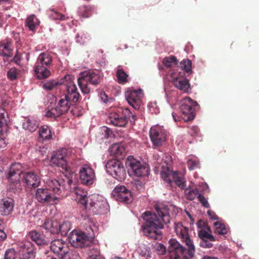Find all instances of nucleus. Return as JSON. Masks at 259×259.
<instances>
[{"label":"nucleus","instance_id":"53","mask_svg":"<svg viewBox=\"0 0 259 259\" xmlns=\"http://www.w3.org/2000/svg\"><path fill=\"white\" fill-rule=\"evenodd\" d=\"M161 178L165 181L167 183L170 184L172 182L171 179L169 178V171H162L161 172Z\"/></svg>","mask_w":259,"mask_h":259},{"label":"nucleus","instance_id":"51","mask_svg":"<svg viewBox=\"0 0 259 259\" xmlns=\"http://www.w3.org/2000/svg\"><path fill=\"white\" fill-rule=\"evenodd\" d=\"M198 200L201 203L202 205L206 208L209 207V204L207 200V199L205 198V197L201 194H199L198 195Z\"/></svg>","mask_w":259,"mask_h":259},{"label":"nucleus","instance_id":"54","mask_svg":"<svg viewBox=\"0 0 259 259\" xmlns=\"http://www.w3.org/2000/svg\"><path fill=\"white\" fill-rule=\"evenodd\" d=\"M103 131L105 133V136L106 138H109L112 135V132L109 128L104 127Z\"/></svg>","mask_w":259,"mask_h":259},{"label":"nucleus","instance_id":"23","mask_svg":"<svg viewBox=\"0 0 259 259\" xmlns=\"http://www.w3.org/2000/svg\"><path fill=\"white\" fill-rule=\"evenodd\" d=\"M14 46L12 40L10 38L0 43V55L3 56L11 57L13 55Z\"/></svg>","mask_w":259,"mask_h":259},{"label":"nucleus","instance_id":"41","mask_svg":"<svg viewBox=\"0 0 259 259\" xmlns=\"http://www.w3.org/2000/svg\"><path fill=\"white\" fill-rule=\"evenodd\" d=\"M162 63L166 67H170L172 65L178 64V60L175 56L164 57L163 59Z\"/></svg>","mask_w":259,"mask_h":259},{"label":"nucleus","instance_id":"5","mask_svg":"<svg viewBox=\"0 0 259 259\" xmlns=\"http://www.w3.org/2000/svg\"><path fill=\"white\" fill-rule=\"evenodd\" d=\"M80 77L78 78V84L84 94H88L90 93L91 88L89 84L97 85L100 83L102 78L100 73L97 71H88L82 72Z\"/></svg>","mask_w":259,"mask_h":259},{"label":"nucleus","instance_id":"33","mask_svg":"<svg viewBox=\"0 0 259 259\" xmlns=\"http://www.w3.org/2000/svg\"><path fill=\"white\" fill-rule=\"evenodd\" d=\"M38 137L39 139H41L42 140L52 139L51 131L48 125H44L40 127Z\"/></svg>","mask_w":259,"mask_h":259},{"label":"nucleus","instance_id":"60","mask_svg":"<svg viewBox=\"0 0 259 259\" xmlns=\"http://www.w3.org/2000/svg\"><path fill=\"white\" fill-rule=\"evenodd\" d=\"M172 115L173 118L176 122L180 121L182 119H184L183 117H185V116L181 117V116L177 115V114L176 113H172Z\"/></svg>","mask_w":259,"mask_h":259},{"label":"nucleus","instance_id":"56","mask_svg":"<svg viewBox=\"0 0 259 259\" xmlns=\"http://www.w3.org/2000/svg\"><path fill=\"white\" fill-rule=\"evenodd\" d=\"M3 226L0 224V241H4L7 237L6 234L2 229Z\"/></svg>","mask_w":259,"mask_h":259},{"label":"nucleus","instance_id":"55","mask_svg":"<svg viewBox=\"0 0 259 259\" xmlns=\"http://www.w3.org/2000/svg\"><path fill=\"white\" fill-rule=\"evenodd\" d=\"M21 60V54L18 52H17L16 55H15L14 57V60L17 63V64H20V61Z\"/></svg>","mask_w":259,"mask_h":259},{"label":"nucleus","instance_id":"7","mask_svg":"<svg viewBox=\"0 0 259 259\" xmlns=\"http://www.w3.org/2000/svg\"><path fill=\"white\" fill-rule=\"evenodd\" d=\"M132 117L134 122L136 118V115L127 109H125L121 114L116 112H111L108 116V122L116 126L123 127L127 123L128 120Z\"/></svg>","mask_w":259,"mask_h":259},{"label":"nucleus","instance_id":"37","mask_svg":"<svg viewBox=\"0 0 259 259\" xmlns=\"http://www.w3.org/2000/svg\"><path fill=\"white\" fill-rule=\"evenodd\" d=\"M20 70L16 68H12L7 72V77L11 81L17 79L20 75Z\"/></svg>","mask_w":259,"mask_h":259},{"label":"nucleus","instance_id":"30","mask_svg":"<svg viewBox=\"0 0 259 259\" xmlns=\"http://www.w3.org/2000/svg\"><path fill=\"white\" fill-rule=\"evenodd\" d=\"M39 125V122L34 119H26L23 123V127L30 132L35 131Z\"/></svg>","mask_w":259,"mask_h":259},{"label":"nucleus","instance_id":"15","mask_svg":"<svg viewBox=\"0 0 259 259\" xmlns=\"http://www.w3.org/2000/svg\"><path fill=\"white\" fill-rule=\"evenodd\" d=\"M67 150L62 148L56 151L52 156L51 162L52 164L61 167L63 169L68 171L69 166L66 159Z\"/></svg>","mask_w":259,"mask_h":259},{"label":"nucleus","instance_id":"21","mask_svg":"<svg viewBox=\"0 0 259 259\" xmlns=\"http://www.w3.org/2000/svg\"><path fill=\"white\" fill-rule=\"evenodd\" d=\"M207 230L201 229L198 231V236L201 239L199 245L203 248H210L213 244L210 241H214L215 238L211 234L208 233Z\"/></svg>","mask_w":259,"mask_h":259},{"label":"nucleus","instance_id":"49","mask_svg":"<svg viewBox=\"0 0 259 259\" xmlns=\"http://www.w3.org/2000/svg\"><path fill=\"white\" fill-rule=\"evenodd\" d=\"M187 164L190 170H193L199 167V162L198 160L189 159L187 161Z\"/></svg>","mask_w":259,"mask_h":259},{"label":"nucleus","instance_id":"31","mask_svg":"<svg viewBox=\"0 0 259 259\" xmlns=\"http://www.w3.org/2000/svg\"><path fill=\"white\" fill-rule=\"evenodd\" d=\"M110 153L116 157H119L120 156L125 152L124 148L118 143L113 144L109 149Z\"/></svg>","mask_w":259,"mask_h":259},{"label":"nucleus","instance_id":"8","mask_svg":"<svg viewBox=\"0 0 259 259\" xmlns=\"http://www.w3.org/2000/svg\"><path fill=\"white\" fill-rule=\"evenodd\" d=\"M107 172L119 181L126 178V171L123 164L116 159L109 160L106 164Z\"/></svg>","mask_w":259,"mask_h":259},{"label":"nucleus","instance_id":"40","mask_svg":"<svg viewBox=\"0 0 259 259\" xmlns=\"http://www.w3.org/2000/svg\"><path fill=\"white\" fill-rule=\"evenodd\" d=\"M185 193L187 198L190 200H194L199 195V191L197 189H186Z\"/></svg>","mask_w":259,"mask_h":259},{"label":"nucleus","instance_id":"44","mask_svg":"<svg viewBox=\"0 0 259 259\" xmlns=\"http://www.w3.org/2000/svg\"><path fill=\"white\" fill-rule=\"evenodd\" d=\"M61 259H79L78 253L76 251H69L65 253L61 257Z\"/></svg>","mask_w":259,"mask_h":259},{"label":"nucleus","instance_id":"18","mask_svg":"<svg viewBox=\"0 0 259 259\" xmlns=\"http://www.w3.org/2000/svg\"><path fill=\"white\" fill-rule=\"evenodd\" d=\"M126 100L135 110L139 109L142 97L141 90L128 91L125 93Z\"/></svg>","mask_w":259,"mask_h":259},{"label":"nucleus","instance_id":"22","mask_svg":"<svg viewBox=\"0 0 259 259\" xmlns=\"http://www.w3.org/2000/svg\"><path fill=\"white\" fill-rule=\"evenodd\" d=\"M14 200L10 197H6L0 200V213L3 215L11 214L14 207Z\"/></svg>","mask_w":259,"mask_h":259},{"label":"nucleus","instance_id":"42","mask_svg":"<svg viewBox=\"0 0 259 259\" xmlns=\"http://www.w3.org/2000/svg\"><path fill=\"white\" fill-rule=\"evenodd\" d=\"M62 115L61 112L56 108H52L46 112V116L48 117L56 119L57 117Z\"/></svg>","mask_w":259,"mask_h":259},{"label":"nucleus","instance_id":"27","mask_svg":"<svg viewBox=\"0 0 259 259\" xmlns=\"http://www.w3.org/2000/svg\"><path fill=\"white\" fill-rule=\"evenodd\" d=\"M52 61L51 56L49 54L42 53L39 55L35 65L49 67L52 64Z\"/></svg>","mask_w":259,"mask_h":259},{"label":"nucleus","instance_id":"24","mask_svg":"<svg viewBox=\"0 0 259 259\" xmlns=\"http://www.w3.org/2000/svg\"><path fill=\"white\" fill-rule=\"evenodd\" d=\"M172 83L179 90L185 93L189 92L190 85L187 79L182 77H176L174 78Z\"/></svg>","mask_w":259,"mask_h":259},{"label":"nucleus","instance_id":"61","mask_svg":"<svg viewBox=\"0 0 259 259\" xmlns=\"http://www.w3.org/2000/svg\"><path fill=\"white\" fill-rule=\"evenodd\" d=\"M191 129L195 134H197L199 132V129L197 126H193Z\"/></svg>","mask_w":259,"mask_h":259},{"label":"nucleus","instance_id":"45","mask_svg":"<svg viewBox=\"0 0 259 259\" xmlns=\"http://www.w3.org/2000/svg\"><path fill=\"white\" fill-rule=\"evenodd\" d=\"M88 259H104L100 254V251L97 248L92 249L89 252Z\"/></svg>","mask_w":259,"mask_h":259},{"label":"nucleus","instance_id":"34","mask_svg":"<svg viewBox=\"0 0 259 259\" xmlns=\"http://www.w3.org/2000/svg\"><path fill=\"white\" fill-rule=\"evenodd\" d=\"M93 8L91 6H82L79 7V15L83 18H89L93 13Z\"/></svg>","mask_w":259,"mask_h":259},{"label":"nucleus","instance_id":"4","mask_svg":"<svg viewBox=\"0 0 259 259\" xmlns=\"http://www.w3.org/2000/svg\"><path fill=\"white\" fill-rule=\"evenodd\" d=\"M74 195L75 200L88 211L94 214L102 213V209L104 206L103 202L98 200L96 195L88 196V192L79 187L74 188L72 192Z\"/></svg>","mask_w":259,"mask_h":259},{"label":"nucleus","instance_id":"58","mask_svg":"<svg viewBox=\"0 0 259 259\" xmlns=\"http://www.w3.org/2000/svg\"><path fill=\"white\" fill-rule=\"evenodd\" d=\"M12 36L16 43H18L20 41V35L19 33L13 31L12 32Z\"/></svg>","mask_w":259,"mask_h":259},{"label":"nucleus","instance_id":"28","mask_svg":"<svg viewBox=\"0 0 259 259\" xmlns=\"http://www.w3.org/2000/svg\"><path fill=\"white\" fill-rule=\"evenodd\" d=\"M29 236L31 239L38 245H44L47 242V240L45 238L44 235L36 231L30 232L29 233Z\"/></svg>","mask_w":259,"mask_h":259},{"label":"nucleus","instance_id":"16","mask_svg":"<svg viewBox=\"0 0 259 259\" xmlns=\"http://www.w3.org/2000/svg\"><path fill=\"white\" fill-rule=\"evenodd\" d=\"M79 179L84 185H92L95 179V174L92 168L88 165H83L79 170Z\"/></svg>","mask_w":259,"mask_h":259},{"label":"nucleus","instance_id":"48","mask_svg":"<svg viewBox=\"0 0 259 259\" xmlns=\"http://www.w3.org/2000/svg\"><path fill=\"white\" fill-rule=\"evenodd\" d=\"M173 179L175 183L179 187H181L182 189H184L185 186V182L181 177L177 176L176 174H174Z\"/></svg>","mask_w":259,"mask_h":259},{"label":"nucleus","instance_id":"38","mask_svg":"<svg viewBox=\"0 0 259 259\" xmlns=\"http://www.w3.org/2000/svg\"><path fill=\"white\" fill-rule=\"evenodd\" d=\"M215 227V232L219 235H225L227 233V230L225 225L219 221L213 224Z\"/></svg>","mask_w":259,"mask_h":259},{"label":"nucleus","instance_id":"50","mask_svg":"<svg viewBox=\"0 0 259 259\" xmlns=\"http://www.w3.org/2000/svg\"><path fill=\"white\" fill-rule=\"evenodd\" d=\"M15 251L14 249H9L6 251L4 259H15Z\"/></svg>","mask_w":259,"mask_h":259},{"label":"nucleus","instance_id":"59","mask_svg":"<svg viewBox=\"0 0 259 259\" xmlns=\"http://www.w3.org/2000/svg\"><path fill=\"white\" fill-rule=\"evenodd\" d=\"M101 100L104 103H106L108 100V96L105 94V92L101 93L100 94Z\"/></svg>","mask_w":259,"mask_h":259},{"label":"nucleus","instance_id":"46","mask_svg":"<svg viewBox=\"0 0 259 259\" xmlns=\"http://www.w3.org/2000/svg\"><path fill=\"white\" fill-rule=\"evenodd\" d=\"M50 11L52 13L50 14V17L54 20H65V15L61 14L55 11L54 9H51Z\"/></svg>","mask_w":259,"mask_h":259},{"label":"nucleus","instance_id":"11","mask_svg":"<svg viewBox=\"0 0 259 259\" xmlns=\"http://www.w3.org/2000/svg\"><path fill=\"white\" fill-rule=\"evenodd\" d=\"M198 106L196 101L192 100L189 97L185 98L181 106V111L183 116L184 121L193 120L195 117V111Z\"/></svg>","mask_w":259,"mask_h":259},{"label":"nucleus","instance_id":"19","mask_svg":"<svg viewBox=\"0 0 259 259\" xmlns=\"http://www.w3.org/2000/svg\"><path fill=\"white\" fill-rule=\"evenodd\" d=\"M51 250L60 258L68 251V246L66 242L62 239H55L51 243Z\"/></svg>","mask_w":259,"mask_h":259},{"label":"nucleus","instance_id":"43","mask_svg":"<svg viewBox=\"0 0 259 259\" xmlns=\"http://www.w3.org/2000/svg\"><path fill=\"white\" fill-rule=\"evenodd\" d=\"M63 78H62L60 80V82L55 81V80H51L49 82H46L44 84V87L45 89L48 90H52L54 89L55 87H56L58 85H60V89L61 90V85L62 84L61 83V81Z\"/></svg>","mask_w":259,"mask_h":259},{"label":"nucleus","instance_id":"26","mask_svg":"<svg viewBox=\"0 0 259 259\" xmlns=\"http://www.w3.org/2000/svg\"><path fill=\"white\" fill-rule=\"evenodd\" d=\"M43 227L52 234L59 233V222L56 220L46 219L43 224Z\"/></svg>","mask_w":259,"mask_h":259},{"label":"nucleus","instance_id":"1","mask_svg":"<svg viewBox=\"0 0 259 259\" xmlns=\"http://www.w3.org/2000/svg\"><path fill=\"white\" fill-rule=\"evenodd\" d=\"M155 209L156 212L146 211L142 215L145 221L142 228L146 236L154 240L160 239L161 232L159 230L164 227V225L169 223L170 215L167 206L162 204H156Z\"/></svg>","mask_w":259,"mask_h":259},{"label":"nucleus","instance_id":"32","mask_svg":"<svg viewBox=\"0 0 259 259\" xmlns=\"http://www.w3.org/2000/svg\"><path fill=\"white\" fill-rule=\"evenodd\" d=\"M116 77L118 82L120 84H124L128 81V75L124 72L121 66H118L117 67Z\"/></svg>","mask_w":259,"mask_h":259},{"label":"nucleus","instance_id":"6","mask_svg":"<svg viewBox=\"0 0 259 259\" xmlns=\"http://www.w3.org/2000/svg\"><path fill=\"white\" fill-rule=\"evenodd\" d=\"M126 164L128 166L130 175L138 177H145L149 175V167L146 163H142L132 156L127 157Z\"/></svg>","mask_w":259,"mask_h":259},{"label":"nucleus","instance_id":"57","mask_svg":"<svg viewBox=\"0 0 259 259\" xmlns=\"http://www.w3.org/2000/svg\"><path fill=\"white\" fill-rule=\"evenodd\" d=\"M207 214L212 220H217L218 219V217L217 215L215 213L212 211L208 210L207 211Z\"/></svg>","mask_w":259,"mask_h":259},{"label":"nucleus","instance_id":"9","mask_svg":"<svg viewBox=\"0 0 259 259\" xmlns=\"http://www.w3.org/2000/svg\"><path fill=\"white\" fill-rule=\"evenodd\" d=\"M70 243L75 247H84L89 246L93 241V237L89 236L84 232L72 231L69 236Z\"/></svg>","mask_w":259,"mask_h":259},{"label":"nucleus","instance_id":"17","mask_svg":"<svg viewBox=\"0 0 259 259\" xmlns=\"http://www.w3.org/2000/svg\"><path fill=\"white\" fill-rule=\"evenodd\" d=\"M112 194L119 202L130 203L132 201V197L131 192L123 186H119L115 187Z\"/></svg>","mask_w":259,"mask_h":259},{"label":"nucleus","instance_id":"10","mask_svg":"<svg viewBox=\"0 0 259 259\" xmlns=\"http://www.w3.org/2000/svg\"><path fill=\"white\" fill-rule=\"evenodd\" d=\"M150 138L154 148L162 146L166 141L167 135L163 127L155 125L149 132Z\"/></svg>","mask_w":259,"mask_h":259},{"label":"nucleus","instance_id":"3","mask_svg":"<svg viewBox=\"0 0 259 259\" xmlns=\"http://www.w3.org/2000/svg\"><path fill=\"white\" fill-rule=\"evenodd\" d=\"M74 77L70 75H67L62 80L61 90L64 93L60 97L56 108L62 114H65L69 110L71 105L75 104L78 101L80 97L79 93L73 80Z\"/></svg>","mask_w":259,"mask_h":259},{"label":"nucleus","instance_id":"20","mask_svg":"<svg viewBox=\"0 0 259 259\" xmlns=\"http://www.w3.org/2000/svg\"><path fill=\"white\" fill-rule=\"evenodd\" d=\"M22 181L27 188H36L40 183V178L34 172L28 171L23 174Z\"/></svg>","mask_w":259,"mask_h":259},{"label":"nucleus","instance_id":"47","mask_svg":"<svg viewBox=\"0 0 259 259\" xmlns=\"http://www.w3.org/2000/svg\"><path fill=\"white\" fill-rule=\"evenodd\" d=\"M85 39L89 40L91 39V37L88 33H84L81 36L79 34H77L76 36V41L81 44H84L87 42V41L85 40Z\"/></svg>","mask_w":259,"mask_h":259},{"label":"nucleus","instance_id":"2","mask_svg":"<svg viewBox=\"0 0 259 259\" xmlns=\"http://www.w3.org/2000/svg\"><path fill=\"white\" fill-rule=\"evenodd\" d=\"M72 183V180L68 178H66V180H50L47 182L46 188L36 189L35 198L42 204H57L59 202V198L56 195L60 194L64 190L70 189Z\"/></svg>","mask_w":259,"mask_h":259},{"label":"nucleus","instance_id":"64","mask_svg":"<svg viewBox=\"0 0 259 259\" xmlns=\"http://www.w3.org/2000/svg\"><path fill=\"white\" fill-rule=\"evenodd\" d=\"M3 14L0 12V27L2 26L3 24Z\"/></svg>","mask_w":259,"mask_h":259},{"label":"nucleus","instance_id":"52","mask_svg":"<svg viewBox=\"0 0 259 259\" xmlns=\"http://www.w3.org/2000/svg\"><path fill=\"white\" fill-rule=\"evenodd\" d=\"M198 228L199 229H204L205 230H207L208 231H210V228L208 226L207 223L203 222L202 220H199L197 223Z\"/></svg>","mask_w":259,"mask_h":259},{"label":"nucleus","instance_id":"29","mask_svg":"<svg viewBox=\"0 0 259 259\" xmlns=\"http://www.w3.org/2000/svg\"><path fill=\"white\" fill-rule=\"evenodd\" d=\"M48 67L41 65H35V72L38 78L45 79L50 75L51 72Z\"/></svg>","mask_w":259,"mask_h":259},{"label":"nucleus","instance_id":"35","mask_svg":"<svg viewBox=\"0 0 259 259\" xmlns=\"http://www.w3.org/2000/svg\"><path fill=\"white\" fill-rule=\"evenodd\" d=\"M25 25L30 30L34 31L36 26L38 25V21L34 15H31L27 18Z\"/></svg>","mask_w":259,"mask_h":259},{"label":"nucleus","instance_id":"39","mask_svg":"<svg viewBox=\"0 0 259 259\" xmlns=\"http://www.w3.org/2000/svg\"><path fill=\"white\" fill-rule=\"evenodd\" d=\"M180 67L186 73H192V62L189 59H184L180 62Z\"/></svg>","mask_w":259,"mask_h":259},{"label":"nucleus","instance_id":"63","mask_svg":"<svg viewBox=\"0 0 259 259\" xmlns=\"http://www.w3.org/2000/svg\"><path fill=\"white\" fill-rule=\"evenodd\" d=\"M158 248L159 249H160L162 252H165V246L161 244H159L158 245Z\"/></svg>","mask_w":259,"mask_h":259},{"label":"nucleus","instance_id":"14","mask_svg":"<svg viewBox=\"0 0 259 259\" xmlns=\"http://www.w3.org/2000/svg\"><path fill=\"white\" fill-rule=\"evenodd\" d=\"M168 251L170 253V257L174 259H189L185 253L186 250L176 239H172L169 241Z\"/></svg>","mask_w":259,"mask_h":259},{"label":"nucleus","instance_id":"62","mask_svg":"<svg viewBox=\"0 0 259 259\" xmlns=\"http://www.w3.org/2000/svg\"><path fill=\"white\" fill-rule=\"evenodd\" d=\"M201 259H219V258L215 256L204 255Z\"/></svg>","mask_w":259,"mask_h":259},{"label":"nucleus","instance_id":"36","mask_svg":"<svg viewBox=\"0 0 259 259\" xmlns=\"http://www.w3.org/2000/svg\"><path fill=\"white\" fill-rule=\"evenodd\" d=\"M59 233L62 235L65 236L68 231L71 229V224L69 221L64 222L62 224L59 223Z\"/></svg>","mask_w":259,"mask_h":259},{"label":"nucleus","instance_id":"13","mask_svg":"<svg viewBox=\"0 0 259 259\" xmlns=\"http://www.w3.org/2000/svg\"><path fill=\"white\" fill-rule=\"evenodd\" d=\"M22 165L20 163H14L10 168L8 179L12 184V188L20 189L21 185L19 182L20 174L22 173Z\"/></svg>","mask_w":259,"mask_h":259},{"label":"nucleus","instance_id":"12","mask_svg":"<svg viewBox=\"0 0 259 259\" xmlns=\"http://www.w3.org/2000/svg\"><path fill=\"white\" fill-rule=\"evenodd\" d=\"M175 229L177 234L181 235L182 241L187 246L188 254L190 257H193L195 252V249L188 234V229L184 227L181 223H178L175 225Z\"/></svg>","mask_w":259,"mask_h":259},{"label":"nucleus","instance_id":"25","mask_svg":"<svg viewBox=\"0 0 259 259\" xmlns=\"http://www.w3.org/2000/svg\"><path fill=\"white\" fill-rule=\"evenodd\" d=\"M20 255L22 259H32L34 257V248L30 242H27L24 244Z\"/></svg>","mask_w":259,"mask_h":259}]
</instances>
